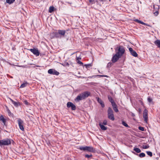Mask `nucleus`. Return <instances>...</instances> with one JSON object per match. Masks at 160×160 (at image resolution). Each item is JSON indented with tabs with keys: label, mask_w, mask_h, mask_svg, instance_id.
<instances>
[{
	"label": "nucleus",
	"mask_w": 160,
	"mask_h": 160,
	"mask_svg": "<svg viewBox=\"0 0 160 160\" xmlns=\"http://www.w3.org/2000/svg\"><path fill=\"white\" fill-rule=\"evenodd\" d=\"M154 43L158 48H160V40H157L154 41Z\"/></svg>",
	"instance_id": "15"
},
{
	"label": "nucleus",
	"mask_w": 160,
	"mask_h": 160,
	"mask_svg": "<svg viewBox=\"0 0 160 160\" xmlns=\"http://www.w3.org/2000/svg\"><path fill=\"white\" fill-rule=\"evenodd\" d=\"M62 65L63 66H69V64L68 62H65L63 64H62Z\"/></svg>",
	"instance_id": "31"
},
{
	"label": "nucleus",
	"mask_w": 160,
	"mask_h": 160,
	"mask_svg": "<svg viewBox=\"0 0 160 160\" xmlns=\"http://www.w3.org/2000/svg\"><path fill=\"white\" fill-rule=\"evenodd\" d=\"M133 150L137 153H140L141 152V150L138 148H134Z\"/></svg>",
	"instance_id": "22"
},
{
	"label": "nucleus",
	"mask_w": 160,
	"mask_h": 160,
	"mask_svg": "<svg viewBox=\"0 0 160 160\" xmlns=\"http://www.w3.org/2000/svg\"><path fill=\"white\" fill-rule=\"evenodd\" d=\"M121 57V56L119 55L116 53V54L112 58V61L113 62H117L119 58Z\"/></svg>",
	"instance_id": "8"
},
{
	"label": "nucleus",
	"mask_w": 160,
	"mask_h": 160,
	"mask_svg": "<svg viewBox=\"0 0 160 160\" xmlns=\"http://www.w3.org/2000/svg\"><path fill=\"white\" fill-rule=\"evenodd\" d=\"M139 112H140L141 111V109H140V108L139 109Z\"/></svg>",
	"instance_id": "45"
},
{
	"label": "nucleus",
	"mask_w": 160,
	"mask_h": 160,
	"mask_svg": "<svg viewBox=\"0 0 160 160\" xmlns=\"http://www.w3.org/2000/svg\"><path fill=\"white\" fill-rule=\"evenodd\" d=\"M134 21L137 22L141 24L142 25H145L146 24L145 23H144V22H143L141 21H140L138 20V19H135L134 20Z\"/></svg>",
	"instance_id": "20"
},
{
	"label": "nucleus",
	"mask_w": 160,
	"mask_h": 160,
	"mask_svg": "<svg viewBox=\"0 0 160 160\" xmlns=\"http://www.w3.org/2000/svg\"><path fill=\"white\" fill-rule=\"evenodd\" d=\"M113 110L114 111L116 112H118V109L116 103L113 104L112 105Z\"/></svg>",
	"instance_id": "13"
},
{
	"label": "nucleus",
	"mask_w": 160,
	"mask_h": 160,
	"mask_svg": "<svg viewBox=\"0 0 160 160\" xmlns=\"http://www.w3.org/2000/svg\"><path fill=\"white\" fill-rule=\"evenodd\" d=\"M18 126L19 127V128H20V120H18Z\"/></svg>",
	"instance_id": "44"
},
{
	"label": "nucleus",
	"mask_w": 160,
	"mask_h": 160,
	"mask_svg": "<svg viewBox=\"0 0 160 160\" xmlns=\"http://www.w3.org/2000/svg\"><path fill=\"white\" fill-rule=\"evenodd\" d=\"M66 32V31L64 30H58V32H55V35L56 37L60 38L64 37Z\"/></svg>",
	"instance_id": "5"
},
{
	"label": "nucleus",
	"mask_w": 160,
	"mask_h": 160,
	"mask_svg": "<svg viewBox=\"0 0 160 160\" xmlns=\"http://www.w3.org/2000/svg\"><path fill=\"white\" fill-rule=\"evenodd\" d=\"M29 85L28 83L26 82L21 85V88H24Z\"/></svg>",
	"instance_id": "18"
},
{
	"label": "nucleus",
	"mask_w": 160,
	"mask_h": 160,
	"mask_svg": "<svg viewBox=\"0 0 160 160\" xmlns=\"http://www.w3.org/2000/svg\"><path fill=\"white\" fill-rule=\"evenodd\" d=\"M122 124L123 126H125L126 127H128V125L125 122H124L123 121H122Z\"/></svg>",
	"instance_id": "30"
},
{
	"label": "nucleus",
	"mask_w": 160,
	"mask_h": 160,
	"mask_svg": "<svg viewBox=\"0 0 160 160\" xmlns=\"http://www.w3.org/2000/svg\"><path fill=\"white\" fill-rule=\"evenodd\" d=\"M108 118L110 119L112 121L114 120L115 118L113 114V112L111 108L110 107H109L108 108Z\"/></svg>",
	"instance_id": "4"
},
{
	"label": "nucleus",
	"mask_w": 160,
	"mask_h": 160,
	"mask_svg": "<svg viewBox=\"0 0 160 160\" xmlns=\"http://www.w3.org/2000/svg\"><path fill=\"white\" fill-rule=\"evenodd\" d=\"M129 51L131 54L134 57H137L138 56V54L137 52L134 50L133 49L131 48H129Z\"/></svg>",
	"instance_id": "10"
},
{
	"label": "nucleus",
	"mask_w": 160,
	"mask_h": 160,
	"mask_svg": "<svg viewBox=\"0 0 160 160\" xmlns=\"http://www.w3.org/2000/svg\"><path fill=\"white\" fill-rule=\"evenodd\" d=\"M48 73L50 74L56 75H58L59 74V72L53 69H49L48 71Z\"/></svg>",
	"instance_id": "7"
},
{
	"label": "nucleus",
	"mask_w": 160,
	"mask_h": 160,
	"mask_svg": "<svg viewBox=\"0 0 160 160\" xmlns=\"http://www.w3.org/2000/svg\"><path fill=\"white\" fill-rule=\"evenodd\" d=\"M107 121L106 120H104L103 123L102 124L104 125H106L107 124Z\"/></svg>",
	"instance_id": "35"
},
{
	"label": "nucleus",
	"mask_w": 160,
	"mask_h": 160,
	"mask_svg": "<svg viewBox=\"0 0 160 160\" xmlns=\"http://www.w3.org/2000/svg\"><path fill=\"white\" fill-rule=\"evenodd\" d=\"M8 112L9 113L10 112V111H9V110H8Z\"/></svg>",
	"instance_id": "46"
},
{
	"label": "nucleus",
	"mask_w": 160,
	"mask_h": 160,
	"mask_svg": "<svg viewBox=\"0 0 160 160\" xmlns=\"http://www.w3.org/2000/svg\"><path fill=\"white\" fill-rule=\"evenodd\" d=\"M10 99L11 102H12V103L14 104L15 106L17 107L18 106V104L17 102L14 101L12 99Z\"/></svg>",
	"instance_id": "23"
},
{
	"label": "nucleus",
	"mask_w": 160,
	"mask_h": 160,
	"mask_svg": "<svg viewBox=\"0 0 160 160\" xmlns=\"http://www.w3.org/2000/svg\"><path fill=\"white\" fill-rule=\"evenodd\" d=\"M97 76H99L100 77H108V76L107 75H97Z\"/></svg>",
	"instance_id": "39"
},
{
	"label": "nucleus",
	"mask_w": 160,
	"mask_h": 160,
	"mask_svg": "<svg viewBox=\"0 0 160 160\" xmlns=\"http://www.w3.org/2000/svg\"><path fill=\"white\" fill-rule=\"evenodd\" d=\"M154 14H155L156 16H157L158 14V11H156L154 13Z\"/></svg>",
	"instance_id": "43"
},
{
	"label": "nucleus",
	"mask_w": 160,
	"mask_h": 160,
	"mask_svg": "<svg viewBox=\"0 0 160 160\" xmlns=\"http://www.w3.org/2000/svg\"><path fill=\"white\" fill-rule=\"evenodd\" d=\"M139 156L140 158H143L145 157V154L144 153L142 152L139 154Z\"/></svg>",
	"instance_id": "26"
},
{
	"label": "nucleus",
	"mask_w": 160,
	"mask_h": 160,
	"mask_svg": "<svg viewBox=\"0 0 160 160\" xmlns=\"http://www.w3.org/2000/svg\"><path fill=\"white\" fill-rule=\"evenodd\" d=\"M147 154L150 157H152V153L150 151H147L146 152Z\"/></svg>",
	"instance_id": "29"
},
{
	"label": "nucleus",
	"mask_w": 160,
	"mask_h": 160,
	"mask_svg": "<svg viewBox=\"0 0 160 160\" xmlns=\"http://www.w3.org/2000/svg\"><path fill=\"white\" fill-rule=\"evenodd\" d=\"M81 58H80V57H76V60L78 61H79L80 60H81Z\"/></svg>",
	"instance_id": "41"
},
{
	"label": "nucleus",
	"mask_w": 160,
	"mask_h": 160,
	"mask_svg": "<svg viewBox=\"0 0 160 160\" xmlns=\"http://www.w3.org/2000/svg\"><path fill=\"white\" fill-rule=\"evenodd\" d=\"M143 117L144 119V121L147 122L148 120V111L147 109L144 110L143 113Z\"/></svg>",
	"instance_id": "11"
},
{
	"label": "nucleus",
	"mask_w": 160,
	"mask_h": 160,
	"mask_svg": "<svg viewBox=\"0 0 160 160\" xmlns=\"http://www.w3.org/2000/svg\"><path fill=\"white\" fill-rule=\"evenodd\" d=\"M117 52L116 53L121 57L124 53L125 50V48L122 46H119L117 47Z\"/></svg>",
	"instance_id": "3"
},
{
	"label": "nucleus",
	"mask_w": 160,
	"mask_h": 160,
	"mask_svg": "<svg viewBox=\"0 0 160 160\" xmlns=\"http://www.w3.org/2000/svg\"><path fill=\"white\" fill-rule=\"evenodd\" d=\"M24 103H25V104L27 105H28L29 104L28 102L27 101H24Z\"/></svg>",
	"instance_id": "42"
},
{
	"label": "nucleus",
	"mask_w": 160,
	"mask_h": 160,
	"mask_svg": "<svg viewBox=\"0 0 160 160\" xmlns=\"http://www.w3.org/2000/svg\"><path fill=\"white\" fill-rule=\"evenodd\" d=\"M11 140L8 139L0 140V146L8 145L11 144Z\"/></svg>",
	"instance_id": "6"
},
{
	"label": "nucleus",
	"mask_w": 160,
	"mask_h": 160,
	"mask_svg": "<svg viewBox=\"0 0 160 160\" xmlns=\"http://www.w3.org/2000/svg\"><path fill=\"white\" fill-rule=\"evenodd\" d=\"M23 122L21 120V130L23 131L22 133L24 135V128L23 127Z\"/></svg>",
	"instance_id": "16"
},
{
	"label": "nucleus",
	"mask_w": 160,
	"mask_h": 160,
	"mask_svg": "<svg viewBox=\"0 0 160 160\" xmlns=\"http://www.w3.org/2000/svg\"><path fill=\"white\" fill-rule=\"evenodd\" d=\"M90 93L88 91H86L78 95L75 99V101L76 102H79V101L84 99L88 97L90 95Z\"/></svg>",
	"instance_id": "1"
},
{
	"label": "nucleus",
	"mask_w": 160,
	"mask_h": 160,
	"mask_svg": "<svg viewBox=\"0 0 160 160\" xmlns=\"http://www.w3.org/2000/svg\"><path fill=\"white\" fill-rule=\"evenodd\" d=\"M112 63L111 62H110L108 63V64L107 66V67L109 68V67H111L112 66Z\"/></svg>",
	"instance_id": "36"
},
{
	"label": "nucleus",
	"mask_w": 160,
	"mask_h": 160,
	"mask_svg": "<svg viewBox=\"0 0 160 160\" xmlns=\"http://www.w3.org/2000/svg\"><path fill=\"white\" fill-rule=\"evenodd\" d=\"M78 63L81 65H83V63L81 61H78L77 62Z\"/></svg>",
	"instance_id": "40"
},
{
	"label": "nucleus",
	"mask_w": 160,
	"mask_h": 160,
	"mask_svg": "<svg viewBox=\"0 0 160 160\" xmlns=\"http://www.w3.org/2000/svg\"><path fill=\"white\" fill-rule=\"evenodd\" d=\"M97 101L100 104L102 108H104L105 107V105L104 102L102 101L99 98H98L97 99Z\"/></svg>",
	"instance_id": "12"
},
{
	"label": "nucleus",
	"mask_w": 160,
	"mask_h": 160,
	"mask_svg": "<svg viewBox=\"0 0 160 160\" xmlns=\"http://www.w3.org/2000/svg\"><path fill=\"white\" fill-rule=\"evenodd\" d=\"M149 148V146L148 145H147H147H145V146L143 145V149H144L148 148Z\"/></svg>",
	"instance_id": "37"
},
{
	"label": "nucleus",
	"mask_w": 160,
	"mask_h": 160,
	"mask_svg": "<svg viewBox=\"0 0 160 160\" xmlns=\"http://www.w3.org/2000/svg\"><path fill=\"white\" fill-rule=\"evenodd\" d=\"M89 2L92 4L95 3V0H89Z\"/></svg>",
	"instance_id": "38"
},
{
	"label": "nucleus",
	"mask_w": 160,
	"mask_h": 160,
	"mask_svg": "<svg viewBox=\"0 0 160 160\" xmlns=\"http://www.w3.org/2000/svg\"><path fill=\"white\" fill-rule=\"evenodd\" d=\"M73 103L70 102H68L67 103V107L68 108H70L72 104Z\"/></svg>",
	"instance_id": "24"
},
{
	"label": "nucleus",
	"mask_w": 160,
	"mask_h": 160,
	"mask_svg": "<svg viewBox=\"0 0 160 160\" xmlns=\"http://www.w3.org/2000/svg\"><path fill=\"white\" fill-rule=\"evenodd\" d=\"M108 99L109 101L111 102L112 105L115 103V102H114L113 99L111 96H108Z\"/></svg>",
	"instance_id": "19"
},
{
	"label": "nucleus",
	"mask_w": 160,
	"mask_h": 160,
	"mask_svg": "<svg viewBox=\"0 0 160 160\" xmlns=\"http://www.w3.org/2000/svg\"><path fill=\"white\" fill-rule=\"evenodd\" d=\"M95 2H98V1H97V0H96H96H95Z\"/></svg>",
	"instance_id": "47"
},
{
	"label": "nucleus",
	"mask_w": 160,
	"mask_h": 160,
	"mask_svg": "<svg viewBox=\"0 0 160 160\" xmlns=\"http://www.w3.org/2000/svg\"><path fill=\"white\" fill-rule=\"evenodd\" d=\"M71 107V108L72 110H74L76 109V106L73 103Z\"/></svg>",
	"instance_id": "28"
},
{
	"label": "nucleus",
	"mask_w": 160,
	"mask_h": 160,
	"mask_svg": "<svg viewBox=\"0 0 160 160\" xmlns=\"http://www.w3.org/2000/svg\"><path fill=\"white\" fill-rule=\"evenodd\" d=\"M138 129L139 130H141L142 131H144V128L143 127H139L138 128Z\"/></svg>",
	"instance_id": "34"
},
{
	"label": "nucleus",
	"mask_w": 160,
	"mask_h": 160,
	"mask_svg": "<svg viewBox=\"0 0 160 160\" xmlns=\"http://www.w3.org/2000/svg\"><path fill=\"white\" fill-rule=\"evenodd\" d=\"M0 120L2 121V122L4 123V124L5 125H6V120L4 118L3 116L2 115H1L0 116Z\"/></svg>",
	"instance_id": "14"
},
{
	"label": "nucleus",
	"mask_w": 160,
	"mask_h": 160,
	"mask_svg": "<svg viewBox=\"0 0 160 160\" xmlns=\"http://www.w3.org/2000/svg\"><path fill=\"white\" fill-rule=\"evenodd\" d=\"M92 156V155L91 154L90 155L86 154L85 155V157L88 158L90 157H91Z\"/></svg>",
	"instance_id": "32"
},
{
	"label": "nucleus",
	"mask_w": 160,
	"mask_h": 160,
	"mask_svg": "<svg viewBox=\"0 0 160 160\" xmlns=\"http://www.w3.org/2000/svg\"><path fill=\"white\" fill-rule=\"evenodd\" d=\"M148 101L150 103L151 102H152V99L150 97H148Z\"/></svg>",
	"instance_id": "33"
},
{
	"label": "nucleus",
	"mask_w": 160,
	"mask_h": 160,
	"mask_svg": "<svg viewBox=\"0 0 160 160\" xmlns=\"http://www.w3.org/2000/svg\"><path fill=\"white\" fill-rule=\"evenodd\" d=\"M79 149L84 151L88 152H95V150L92 147L89 146H80Z\"/></svg>",
	"instance_id": "2"
},
{
	"label": "nucleus",
	"mask_w": 160,
	"mask_h": 160,
	"mask_svg": "<svg viewBox=\"0 0 160 160\" xmlns=\"http://www.w3.org/2000/svg\"><path fill=\"white\" fill-rule=\"evenodd\" d=\"M92 63H90L87 64H85V66L87 68H89L90 67L92 66Z\"/></svg>",
	"instance_id": "27"
},
{
	"label": "nucleus",
	"mask_w": 160,
	"mask_h": 160,
	"mask_svg": "<svg viewBox=\"0 0 160 160\" xmlns=\"http://www.w3.org/2000/svg\"><path fill=\"white\" fill-rule=\"evenodd\" d=\"M133 153L135 154V153L134 152H133Z\"/></svg>",
	"instance_id": "48"
},
{
	"label": "nucleus",
	"mask_w": 160,
	"mask_h": 160,
	"mask_svg": "<svg viewBox=\"0 0 160 160\" xmlns=\"http://www.w3.org/2000/svg\"><path fill=\"white\" fill-rule=\"evenodd\" d=\"M15 0H6V2L9 4H11Z\"/></svg>",
	"instance_id": "25"
},
{
	"label": "nucleus",
	"mask_w": 160,
	"mask_h": 160,
	"mask_svg": "<svg viewBox=\"0 0 160 160\" xmlns=\"http://www.w3.org/2000/svg\"><path fill=\"white\" fill-rule=\"evenodd\" d=\"M54 11V8L53 6H50L49 7V11L50 13H52Z\"/></svg>",
	"instance_id": "21"
},
{
	"label": "nucleus",
	"mask_w": 160,
	"mask_h": 160,
	"mask_svg": "<svg viewBox=\"0 0 160 160\" xmlns=\"http://www.w3.org/2000/svg\"><path fill=\"white\" fill-rule=\"evenodd\" d=\"M30 51L37 56L39 55V52L37 49L34 48L31 49H30Z\"/></svg>",
	"instance_id": "9"
},
{
	"label": "nucleus",
	"mask_w": 160,
	"mask_h": 160,
	"mask_svg": "<svg viewBox=\"0 0 160 160\" xmlns=\"http://www.w3.org/2000/svg\"><path fill=\"white\" fill-rule=\"evenodd\" d=\"M99 125L100 128L102 130H106L107 129V128L106 127H105L101 123H99Z\"/></svg>",
	"instance_id": "17"
}]
</instances>
